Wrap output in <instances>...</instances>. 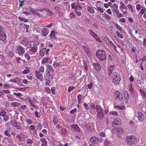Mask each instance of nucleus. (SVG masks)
Instances as JSON below:
<instances>
[{
  "mask_svg": "<svg viewBox=\"0 0 146 146\" xmlns=\"http://www.w3.org/2000/svg\"><path fill=\"white\" fill-rule=\"evenodd\" d=\"M96 56L101 61H104L106 58V54L103 50H99L96 53Z\"/></svg>",
  "mask_w": 146,
  "mask_h": 146,
  "instance_id": "1",
  "label": "nucleus"
},
{
  "mask_svg": "<svg viewBox=\"0 0 146 146\" xmlns=\"http://www.w3.org/2000/svg\"><path fill=\"white\" fill-rule=\"evenodd\" d=\"M46 66L47 70H48V78L52 79L53 78L54 74V69L49 64H46Z\"/></svg>",
  "mask_w": 146,
  "mask_h": 146,
  "instance_id": "2",
  "label": "nucleus"
},
{
  "mask_svg": "<svg viewBox=\"0 0 146 146\" xmlns=\"http://www.w3.org/2000/svg\"><path fill=\"white\" fill-rule=\"evenodd\" d=\"M127 143L129 145L133 144L136 141L135 137L133 135L129 136L126 137Z\"/></svg>",
  "mask_w": 146,
  "mask_h": 146,
  "instance_id": "3",
  "label": "nucleus"
},
{
  "mask_svg": "<svg viewBox=\"0 0 146 146\" xmlns=\"http://www.w3.org/2000/svg\"><path fill=\"white\" fill-rule=\"evenodd\" d=\"M135 117L137 118L140 121H143L144 120L145 116L143 114L139 111L135 113Z\"/></svg>",
  "mask_w": 146,
  "mask_h": 146,
  "instance_id": "4",
  "label": "nucleus"
},
{
  "mask_svg": "<svg viewBox=\"0 0 146 146\" xmlns=\"http://www.w3.org/2000/svg\"><path fill=\"white\" fill-rule=\"evenodd\" d=\"M117 72H114L112 76L113 78V82L115 84H119V77H118V74Z\"/></svg>",
  "mask_w": 146,
  "mask_h": 146,
  "instance_id": "5",
  "label": "nucleus"
},
{
  "mask_svg": "<svg viewBox=\"0 0 146 146\" xmlns=\"http://www.w3.org/2000/svg\"><path fill=\"white\" fill-rule=\"evenodd\" d=\"M90 142L93 144L95 145H98L100 142L99 138L95 136H93L90 138Z\"/></svg>",
  "mask_w": 146,
  "mask_h": 146,
  "instance_id": "6",
  "label": "nucleus"
},
{
  "mask_svg": "<svg viewBox=\"0 0 146 146\" xmlns=\"http://www.w3.org/2000/svg\"><path fill=\"white\" fill-rule=\"evenodd\" d=\"M35 76L36 78L41 81L43 80L42 74L41 72L37 70L35 71Z\"/></svg>",
  "mask_w": 146,
  "mask_h": 146,
  "instance_id": "7",
  "label": "nucleus"
},
{
  "mask_svg": "<svg viewBox=\"0 0 146 146\" xmlns=\"http://www.w3.org/2000/svg\"><path fill=\"white\" fill-rule=\"evenodd\" d=\"M37 50V47H33L28 51V53L31 55L35 54Z\"/></svg>",
  "mask_w": 146,
  "mask_h": 146,
  "instance_id": "8",
  "label": "nucleus"
},
{
  "mask_svg": "<svg viewBox=\"0 0 146 146\" xmlns=\"http://www.w3.org/2000/svg\"><path fill=\"white\" fill-rule=\"evenodd\" d=\"M119 119H114V121L113 122L112 125L113 127L114 128L118 129L119 128Z\"/></svg>",
  "mask_w": 146,
  "mask_h": 146,
  "instance_id": "9",
  "label": "nucleus"
},
{
  "mask_svg": "<svg viewBox=\"0 0 146 146\" xmlns=\"http://www.w3.org/2000/svg\"><path fill=\"white\" fill-rule=\"evenodd\" d=\"M71 128L73 131L79 132L80 131V129L77 125L74 124L71 126Z\"/></svg>",
  "mask_w": 146,
  "mask_h": 146,
  "instance_id": "10",
  "label": "nucleus"
},
{
  "mask_svg": "<svg viewBox=\"0 0 146 146\" xmlns=\"http://www.w3.org/2000/svg\"><path fill=\"white\" fill-rule=\"evenodd\" d=\"M96 116L98 119L99 121L102 120V119L104 116V114L103 111L97 113Z\"/></svg>",
  "mask_w": 146,
  "mask_h": 146,
  "instance_id": "11",
  "label": "nucleus"
},
{
  "mask_svg": "<svg viewBox=\"0 0 146 146\" xmlns=\"http://www.w3.org/2000/svg\"><path fill=\"white\" fill-rule=\"evenodd\" d=\"M83 47L87 54L89 56H91V53L90 50L89 49V48L85 45H83Z\"/></svg>",
  "mask_w": 146,
  "mask_h": 146,
  "instance_id": "12",
  "label": "nucleus"
},
{
  "mask_svg": "<svg viewBox=\"0 0 146 146\" xmlns=\"http://www.w3.org/2000/svg\"><path fill=\"white\" fill-rule=\"evenodd\" d=\"M115 65H111L109 67L108 71V72L110 76H112V71L115 68Z\"/></svg>",
  "mask_w": 146,
  "mask_h": 146,
  "instance_id": "13",
  "label": "nucleus"
},
{
  "mask_svg": "<svg viewBox=\"0 0 146 146\" xmlns=\"http://www.w3.org/2000/svg\"><path fill=\"white\" fill-rule=\"evenodd\" d=\"M18 53L19 55L24 54L25 50L24 48L21 46H20L17 48Z\"/></svg>",
  "mask_w": 146,
  "mask_h": 146,
  "instance_id": "14",
  "label": "nucleus"
},
{
  "mask_svg": "<svg viewBox=\"0 0 146 146\" xmlns=\"http://www.w3.org/2000/svg\"><path fill=\"white\" fill-rule=\"evenodd\" d=\"M93 64L94 66L95 69L97 71H100L101 66L97 62H94L93 63Z\"/></svg>",
  "mask_w": 146,
  "mask_h": 146,
  "instance_id": "15",
  "label": "nucleus"
},
{
  "mask_svg": "<svg viewBox=\"0 0 146 146\" xmlns=\"http://www.w3.org/2000/svg\"><path fill=\"white\" fill-rule=\"evenodd\" d=\"M112 7L114 12L116 14H119V11L117 10L118 6L115 3L112 6Z\"/></svg>",
  "mask_w": 146,
  "mask_h": 146,
  "instance_id": "16",
  "label": "nucleus"
},
{
  "mask_svg": "<svg viewBox=\"0 0 146 146\" xmlns=\"http://www.w3.org/2000/svg\"><path fill=\"white\" fill-rule=\"evenodd\" d=\"M6 38V36L4 32L0 33V39L2 41H4Z\"/></svg>",
  "mask_w": 146,
  "mask_h": 146,
  "instance_id": "17",
  "label": "nucleus"
},
{
  "mask_svg": "<svg viewBox=\"0 0 146 146\" xmlns=\"http://www.w3.org/2000/svg\"><path fill=\"white\" fill-rule=\"evenodd\" d=\"M107 44L109 46H112L113 48H114V50L116 51L117 52V53H118V52L117 51L116 49V46L113 44V42L112 41H110V40H108V42Z\"/></svg>",
  "mask_w": 146,
  "mask_h": 146,
  "instance_id": "18",
  "label": "nucleus"
},
{
  "mask_svg": "<svg viewBox=\"0 0 146 146\" xmlns=\"http://www.w3.org/2000/svg\"><path fill=\"white\" fill-rule=\"evenodd\" d=\"M96 108L97 113L103 111V110L99 105L97 104L96 105Z\"/></svg>",
  "mask_w": 146,
  "mask_h": 146,
  "instance_id": "19",
  "label": "nucleus"
},
{
  "mask_svg": "<svg viewBox=\"0 0 146 146\" xmlns=\"http://www.w3.org/2000/svg\"><path fill=\"white\" fill-rule=\"evenodd\" d=\"M42 33L43 36H46L48 33L47 29L46 28H43L42 30Z\"/></svg>",
  "mask_w": 146,
  "mask_h": 146,
  "instance_id": "20",
  "label": "nucleus"
},
{
  "mask_svg": "<svg viewBox=\"0 0 146 146\" xmlns=\"http://www.w3.org/2000/svg\"><path fill=\"white\" fill-rule=\"evenodd\" d=\"M20 104H21L20 103L16 102H12L11 104V106L14 107H17L18 106H20Z\"/></svg>",
  "mask_w": 146,
  "mask_h": 146,
  "instance_id": "21",
  "label": "nucleus"
},
{
  "mask_svg": "<svg viewBox=\"0 0 146 146\" xmlns=\"http://www.w3.org/2000/svg\"><path fill=\"white\" fill-rule=\"evenodd\" d=\"M102 2L100 1H98L96 2H94L92 3L93 5H96V7L97 8L98 7H100V4Z\"/></svg>",
  "mask_w": 146,
  "mask_h": 146,
  "instance_id": "22",
  "label": "nucleus"
},
{
  "mask_svg": "<svg viewBox=\"0 0 146 146\" xmlns=\"http://www.w3.org/2000/svg\"><path fill=\"white\" fill-rule=\"evenodd\" d=\"M61 7L60 5H58L54 7V9L56 11H58L59 13L61 10Z\"/></svg>",
  "mask_w": 146,
  "mask_h": 146,
  "instance_id": "23",
  "label": "nucleus"
},
{
  "mask_svg": "<svg viewBox=\"0 0 146 146\" xmlns=\"http://www.w3.org/2000/svg\"><path fill=\"white\" fill-rule=\"evenodd\" d=\"M50 36L51 39H54L55 37V32L54 31L52 30L50 33Z\"/></svg>",
  "mask_w": 146,
  "mask_h": 146,
  "instance_id": "24",
  "label": "nucleus"
},
{
  "mask_svg": "<svg viewBox=\"0 0 146 146\" xmlns=\"http://www.w3.org/2000/svg\"><path fill=\"white\" fill-rule=\"evenodd\" d=\"M49 58L48 57H46L44 58L42 60L41 62L42 64H44L46 63L49 61Z\"/></svg>",
  "mask_w": 146,
  "mask_h": 146,
  "instance_id": "25",
  "label": "nucleus"
},
{
  "mask_svg": "<svg viewBox=\"0 0 146 146\" xmlns=\"http://www.w3.org/2000/svg\"><path fill=\"white\" fill-rule=\"evenodd\" d=\"M88 11L90 13H94L95 12L94 9L91 7H88L87 8Z\"/></svg>",
  "mask_w": 146,
  "mask_h": 146,
  "instance_id": "26",
  "label": "nucleus"
},
{
  "mask_svg": "<svg viewBox=\"0 0 146 146\" xmlns=\"http://www.w3.org/2000/svg\"><path fill=\"white\" fill-rule=\"evenodd\" d=\"M46 52V48H43L39 52V55L41 56H43L44 55Z\"/></svg>",
  "mask_w": 146,
  "mask_h": 146,
  "instance_id": "27",
  "label": "nucleus"
},
{
  "mask_svg": "<svg viewBox=\"0 0 146 146\" xmlns=\"http://www.w3.org/2000/svg\"><path fill=\"white\" fill-rule=\"evenodd\" d=\"M82 9V7L81 6L78 5H75V11H81Z\"/></svg>",
  "mask_w": 146,
  "mask_h": 146,
  "instance_id": "28",
  "label": "nucleus"
},
{
  "mask_svg": "<svg viewBox=\"0 0 146 146\" xmlns=\"http://www.w3.org/2000/svg\"><path fill=\"white\" fill-rule=\"evenodd\" d=\"M33 45V47H37V46L39 44L38 42L36 40H34L32 41Z\"/></svg>",
  "mask_w": 146,
  "mask_h": 146,
  "instance_id": "29",
  "label": "nucleus"
},
{
  "mask_svg": "<svg viewBox=\"0 0 146 146\" xmlns=\"http://www.w3.org/2000/svg\"><path fill=\"white\" fill-rule=\"evenodd\" d=\"M10 129L9 130H6L4 132V134L5 135L10 137L11 136V134H10Z\"/></svg>",
  "mask_w": 146,
  "mask_h": 146,
  "instance_id": "30",
  "label": "nucleus"
},
{
  "mask_svg": "<svg viewBox=\"0 0 146 146\" xmlns=\"http://www.w3.org/2000/svg\"><path fill=\"white\" fill-rule=\"evenodd\" d=\"M29 102L32 106L34 108L36 109H37L38 108V106H35L33 103H34V102L33 100H29Z\"/></svg>",
  "mask_w": 146,
  "mask_h": 146,
  "instance_id": "31",
  "label": "nucleus"
},
{
  "mask_svg": "<svg viewBox=\"0 0 146 146\" xmlns=\"http://www.w3.org/2000/svg\"><path fill=\"white\" fill-rule=\"evenodd\" d=\"M139 92L141 94L142 96L146 98V92L145 91H143L141 89L139 90Z\"/></svg>",
  "mask_w": 146,
  "mask_h": 146,
  "instance_id": "32",
  "label": "nucleus"
},
{
  "mask_svg": "<svg viewBox=\"0 0 146 146\" xmlns=\"http://www.w3.org/2000/svg\"><path fill=\"white\" fill-rule=\"evenodd\" d=\"M124 94V101L125 103H127L128 102L129 99L128 94L127 93H126V94Z\"/></svg>",
  "mask_w": 146,
  "mask_h": 146,
  "instance_id": "33",
  "label": "nucleus"
},
{
  "mask_svg": "<svg viewBox=\"0 0 146 146\" xmlns=\"http://www.w3.org/2000/svg\"><path fill=\"white\" fill-rule=\"evenodd\" d=\"M120 7L123 9H127V8L122 2H120Z\"/></svg>",
  "mask_w": 146,
  "mask_h": 146,
  "instance_id": "34",
  "label": "nucleus"
},
{
  "mask_svg": "<svg viewBox=\"0 0 146 146\" xmlns=\"http://www.w3.org/2000/svg\"><path fill=\"white\" fill-rule=\"evenodd\" d=\"M27 46L28 48H32L33 46L32 41L28 42L27 44Z\"/></svg>",
  "mask_w": 146,
  "mask_h": 146,
  "instance_id": "35",
  "label": "nucleus"
},
{
  "mask_svg": "<svg viewBox=\"0 0 146 146\" xmlns=\"http://www.w3.org/2000/svg\"><path fill=\"white\" fill-rule=\"evenodd\" d=\"M90 33V34L93 36L94 38H96V36H97V35L94 32L91 30H89V31Z\"/></svg>",
  "mask_w": 146,
  "mask_h": 146,
  "instance_id": "36",
  "label": "nucleus"
},
{
  "mask_svg": "<svg viewBox=\"0 0 146 146\" xmlns=\"http://www.w3.org/2000/svg\"><path fill=\"white\" fill-rule=\"evenodd\" d=\"M82 95L81 94H79L77 96L78 104H80L81 102V100L82 99Z\"/></svg>",
  "mask_w": 146,
  "mask_h": 146,
  "instance_id": "37",
  "label": "nucleus"
},
{
  "mask_svg": "<svg viewBox=\"0 0 146 146\" xmlns=\"http://www.w3.org/2000/svg\"><path fill=\"white\" fill-rule=\"evenodd\" d=\"M13 94L16 96L17 97H19L20 98L22 96V94L20 92H14Z\"/></svg>",
  "mask_w": 146,
  "mask_h": 146,
  "instance_id": "38",
  "label": "nucleus"
},
{
  "mask_svg": "<svg viewBox=\"0 0 146 146\" xmlns=\"http://www.w3.org/2000/svg\"><path fill=\"white\" fill-rule=\"evenodd\" d=\"M61 133L63 135H65L66 134L67 131L65 128H62L61 130Z\"/></svg>",
  "mask_w": 146,
  "mask_h": 146,
  "instance_id": "39",
  "label": "nucleus"
},
{
  "mask_svg": "<svg viewBox=\"0 0 146 146\" xmlns=\"http://www.w3.org/2000/svg\"><path fill=\"white\" fill-rule=\"evenodd\" d=\"M24 56L27 60H30V57L28 53H25L24 54Z\"/></svg>",
  "mask_w": 146,
  "mask_h": 146,
  "instance_id": "40",
  "label": "nucleus"
},
{
  "mask_svg": "<svg viewBox=\"0 0 146 146\" xmlns=\"http://www.w3.org/2000/svg\"><path fill=\"white\" fill-rule=\"evenodd\" d=\"M19 20L21 21H23L24 22H28V20L26 19H23L21 18L20 17H19Z\"/></svg>",
  "mask_w": 146,
  "mask_h": 146,
  "instance_id": "41",
  "label": "nucleus"
},
{
  "mask_svg": "<svg viewBox=\"0 0 146 146\" xmlns=\"http://www.w3.org/2000/svg\"><path fill=\"white\" fill-rule=\"evenodd\" d=\"M7 115V113L5 110H3L0 112V115L3 117Z\"/></svg>",
  "mask_w": 146,
  "mask_h": 146,
  "instance_id": "42",
  "label": "nucleus"
},
{
  "mask_svg": "<svg viewBox=\"0 0 146 146\" xmlns=\"http://www.w3.org/2000/svg\"><path fill=\"white\" fill-rule=\"evenodd\" d=\"M42 13H45L46 14H47V15H48L49 16H51L52 15V14L51 12L49 10H47L45 11H44V12Z\"/></svg>",
  "mask_w": 146,
  "mask_h": 146,
  "instance_id": "43",
  "label": "nucleus"
},
{
  "mask_svg": "<svg viewBox=\"0 0 146 146\" xmlns=\"http://www.w3.org/2000/svg\"><path fill=\"white\" fill-rule=\"evenodd\" d=\"M129 91L131 94H133L134 93L133 89L132 88V85H131L129 86Z\"/></svg>",
  "mask_w": 146,
  "mask_h": 146,
  "instance_id": "44",
  "label": "nucleus"
},
{
  "mask_svg": "<svg viewBox=\"0 0 146 146\" xmlns=\"http://www.w3.org/2000/svg\"><path fill=\"white\" fill-rule=\"evenodd\" d=\"M114 95L116 98V99L117 100L119 97V91H117L114 92Z\"/></svg>",
  "mask_w": 146,
  "mask_h": 146,
  "instance_id": "45",
  "label": "nucleus"
},
{
  "mask_svg": "<svg viewBox=\"0 0 146 146\" xmlns=\"http://www.w3.org/2000/svg\"><path fill=\"white\" fill-rule=\"evenodd\" d=\"M33 141V140L30 139H27L26 140V143L28 144H31Z\"/></svg>",
  "mask_w": 146,
  "mask_h": 146,
  "instance_id": "46",
  "label": "nucleus"
},
{
  "mask_svg": "<svg viewBox=\"0 0 146 146\" xmlns=\"http://www.w3.org/2000/svg\"><path fill=\"white\" fill-rule=\"evenodd\" d=\"M11 123L13 127H14V126L17 124V121L15 120H13L11 121Z\"/></svg>",
  "mask_w": 146,
  "mask_h": 146,
  "instance_id": "47",
  "label": "nucleus"
},
{
  "mask_svg": "<svg viewBox=\"0 0 146 146\" xmlns=\"http://www.w3.org/2000/svg\"><path fill=\"white\" fill-rule=\"evenodd\" d=\"M40 141L42 143V144H47V141L46 139L44 138H41L40 139Z\"/></svg>",
  "mask_w": 146,
  "mask_h": 146,
  "instance_id": "48",
  "label": "nucleus"
},
{
  "mask_svg": "<svg viewBox=\"0 0 146 146\" xmlns=\"http://www.w3.org/2000/svg\"><path fill=\"white\" fill-rule=\"evenodd\" d=\"M35 127L33 125H31L29 127V129L30 130H34L35 129Z\"/></svg>",
  "mask_w": 146,
  "mask_h": 146,
  "instance_id": "49",
  "label": "nucleus"
},
{
  "mask_svg": "<svg viewBox=\"0 0 146 146\" xmlns=\"http://www.w3.org/2000/svg\"><path fill=\"white\" fill-rule=\"evenodd\" d=\"M99 135L103 137H105L106 135L105 132H101L100 133Z\"/></svg>",
  "mask_w": 146,
  "mask_h": 146,
  "instance_id": "50",
  "label": "nucleus"
},
{
  "mask_svg": "<svg viewBox=\"0 0 146 146\" xmlns=\"http://www.w3.org/2000/svg\"><path fill=\"white\" fill-rule=\"evenodd\" d=\"M4 117L3 119L5 121H8L9 119V116L7 115L5 116H3Z\"/></svg>",
  "mask_w": 146,
  "mask_h": 146,
  "instance_id": "51",
  "label": "nucleus"
},
{
  "mask_svg": "<svg viewBox=\"0 0 146 146\" xmlns=\"http://www.w3.org/2000/svg\"><path fill=\"white\" fill-rule=\"evenodd\" d=\"M74 86H70L68 88V92H70L72 90L75 89Z\"/></svg>",
  "mask_w": 146,
  "mask_h": 146,
  "instance_id": "52",
  "label": "nucleus"
},
{
  "mask_svg": "<svg viewBox=\"0 0 146 146\" xmlns=\"http://www.w3.org/2000/svg\"><path fill=\"white\" fill-rule=\"evenodd\" d=\"M76 17V15L73 13H71L69 15V17L72 19H74Z\"/></svg>",
  "mask_w": 146,
  "mask_h": 146,
  "instance_id": "53",
  "label": "nucleus"
},
{
  "mask_svg": "<svg viewBox=\"0 0 146 146\" xmlns=\"http://www.w3.org/2000/svg\"><path fill=\"white\" fill-rule=\"evenodd\" d=\"M60 64V63L59 62H56L54 61L53 64V65L54 67H56L59 66Z\"/></svg>",
  "mask_w": 146,
  "mask_h": 146,
  "instance_id": "54",
  "label": "nucleus"
},
{
  "mask_svg": "<svg viewBox=\"0 0 146 146\" xmlns=\"http://www.w3.org/2000/svg\"><path fill=\"white\" fill-rule=\"evenodd\" d=\"M141 8V9L140 11V13L141 14H143L145 13V9L143 6Z\"/></svg>",
  "mask_w": 146,
  "mask_h": 146,
  "instance_id": "55",
  "label": "nucleus"
},
{
  "mask_svg": "<svg viewBox=\"0 0 146 146\" xmlns=\"http://www.w3.org/2000/svg\"><path fill=\"white\" fill-rule=\"evenodd\" d=\"M97 9L98 11L100 12L101 13H102L104 12L103 9L100 7H98Z\"/></svg>",
  "mask_w": 146,
  "mask_h": 146,
  "instance_id": "56",
  "label": "nucleus"
},
{
  "mask_svg": "<svg viewBox=\"0 0 146 146\" xmlns=\"http://www.w3.org/2000/svg\"><path fill=\"white\" fill-rule=\"evenodd\" d=\"M40 72H43L44 71V68L43 66H41L39 68V71Z\"/></svg>",
  "mask_w": 146,
  "mask_h": 146,
  "instance_id": "57",
  "label": "nucleus"
},
{
  "mask_svg": "<svg viewBox=\"0 0 146 146\" xmlns=\"http://www.w3.org/2000/svg\"><path fill=\"white\" fill-rule=\"evenodd\" d=\"M35 117L37 118H39L40 117V116L38 112L36 111H35Z\"/></svg>",
  "mask_w": 146,
  "mask_h": 146,
  "instance_id": "58",
  "label": "nucleus"
},
{
  "mask_svg": "<svg viewBox=\"0 0 146 146\" xmlns=\"http://www.w3.org/2000/svg\"><path fill=\"white\" fill-rule=\"evenodd\" d=\"M127 6L128 8L131 11V12L133 13V9L131 5H128Z\"/></svg>",
  "mask_w": 146,
  "mask_h": 146,
  "instance_id": "59",
  "label": "nucleus"
},
{
  "mask_svg": "<svg viewBox=\"0 0 146 146\" xmlns=\"http://www.w3.org/2000/svg\"><path fill=\"white\" fill-rule=\"evenodd\" d=\"M26 122L28 124V125H30L32 123V121L31 119H28L26 120Z\"/></svg>",
  "mask_w": 146,
  "mask_h": 146,
  "instance_id": "60",
  "label": "nucleus"
},
{
  "mask_svg": "<svg viewBox=\"0 0 146 146\" xmlns=\"http://www.w3.org/2000/svg\"><path fill=\"white\" fill-rule=\"evenodd\" d=\"M30 72V70L29 69H26L23 70L22 72V73L23 74H27L29 73Z\"/></svg>",
  "mask_w": 146,
  "mask_h": 146,
  "instance_id": "61",
  "label": "nucleus"
},
{
  "mask_svg": "<svg viewBox=\"0 0 146 146\" xmlns=\"http://www.w3.org/2000/svg\"><path fill=\"white\" fill-rule=\"evenodd\" d=\"M53 121L54 123L56 124L58 122V120L57 119V118L55 117H54L53 119Z\"/></svg>",
  "mask_w": 146,
  "mask_h": 146,
  "instance_id": "62",
  "label": "nucleus"
},
{
  "mask_svg": "<svg viewBox=\"0 0 146 146\" xmlns=\"http://www.w3.org/2000/svg\"><path fill=\"white\" fill-rule=\"evenodd\" d=\"M84 106L85 109L86 110H87L89 109V106L88 104L85 103L84 104Z\"/></svg>",
  "mask_w": 146,
  "mask_h": 146,
  "instance_id": "63",
  "label": "nucleus"
},
{
  "mask_svg": "<svg viewBox=\"0 0 146 146\" xmlns=\"http://www.w3.org/2000/svg\"><path fill=\"white\" fill-rule=\"evenodd\" d=\"M104 15L105 17H106L107 19L108 20H110V19L111 17L106 13L104 14Z\"/></svg>",
  "mask_w": 146,
  "mask_h": 146,
  "instance_id": "64",
  "label": "nucleus"
}]
</instances>
